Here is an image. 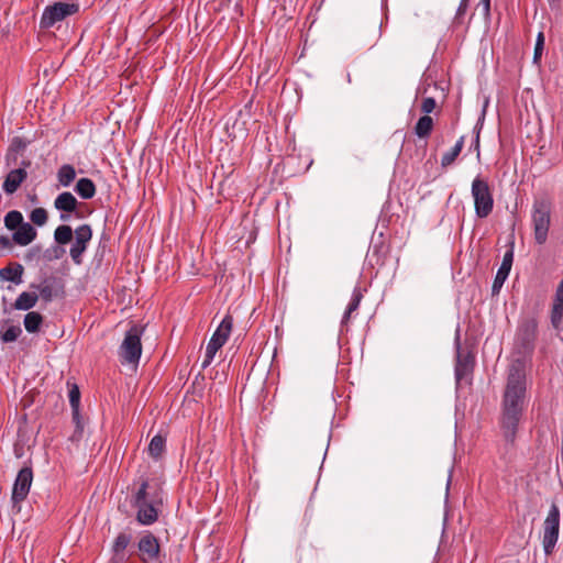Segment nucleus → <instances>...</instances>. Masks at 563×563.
I'll list each match as a JSON object with an SVG mask.
<instances>
[{"label":"nucleus","instance_id":"obj_1","mask_svg":"<svg viewBox=\"0 0 563 563\" xmlns=\"http://www.w3.org/2000/svg\"><path fill=\"white\" fill-rule=\"evenodd\" d=\"M527 407L528 394L525 364L516 360L508 367L498 418V424L507 445L514 446Z\"/></svg>","mask_w":563,"mask_h":563},{"label":"nucleus","instance_id":"obj_2","mask_svg":"<svg viewBox=\"0 0 563 563\" xmlns=\"http://www.w3.org/2000/svg\"><path fill=\"white\" fill-rule=\"evenodd\" d=\"M165 494L158 481L151 483L143 479L133 496L132 506L136 508V521L142 526H151L158 520Z\"/></svg>","mask_w":563,"mask_h":563},{"label":"nucleus","instance_id":"obj_3","mask_svg":"<svg viewBox=\"0 0 563 563\" xmlns=\"http://www.w3.org/2000/svg\"><path fill=\"white\" fill-rule=\"evenodd\" d=\"M551 201L547 198L536 199L532 206L531 219L534 240L542 245L547 242L551 224Z\"/></svg>","mask_w":563,"mask_h":563},{"label":"nucleus","instance_id":"obj_4","mask_svg":"<svg viewBox=\"0 0 563 563\" xmlns=\"http://www.w3.org/2000/svg\"><path fill=\"white\" fill-rule=\"evenodd\" d=\"M471 194L474 199L475 214L481 219L487 218L494 208V197L488 181L476 176L472 181Z\"/></svg>","mask_w":563,"mask_h":563},{"label":"nucleus","instance_id":"obj_5","mask_svg":"<svg viewBox=\"0 0 563 563\" xmlns=\"http://www.w3.org/2000/svg\"><path fill=\"white\" fill-rule=\"evenodd\" d=\"M144 328L133 324L126 332L119 349V356L122 363H139L142 354L141 336Z\"/></svg>","mask_w":563,"mask_h":563},{"label":"nucleus","instance_id":"obj_6","mask_svg":"<svg viewBox=\"0 0 563 563\" xmlns=\"http://www.w3.org/2000/svg\"><path fill=\"white\" fill-rule=\"evenodd\" d=\"M232 328H233V317L231 314H227L222 319L221 323L219 324V327L212 334L209 343L207 344L205 360L201 365L202 368H206L211 364L217 352L228 341L230 333L232 331Z\"/></svg>","mask_w":563,"mask_h":563},{"label":"nucleus","instance_id":"obj_7","mask_svg":"<svg viewBox=\"0 0 563 563\" xmlns=\"http://www.w3.org/2000/svg\"><path fill=\"white\" fill-rule=\"evenodd\" d=\"M560 530V509L552 503L548 516L543 522L542 545L545 555H551L555 549Z\"/></svg>","mask_w":563,"mask_h":563},{"label":"nucleus","instance_id":"obj_8","mask_svg":"<svg viewBox=\"0 0 563 563\" xmlns=\"http://www.w3.org/2000/svg\"><path fill=\"white\" fill-rule=\"evenodd\" d=\"M538 334V321L536 318L523 319L517 329L515 345L519 353H530L534 349Z\"/></svg>","mask_w":563,"mask_h":563},{"label":"nucleus","instance_id":"obj_9","mask_svg":"<svg viewBox=\"0 0 563 563\" xmlns=\"http://www.w3.org/2000/svg\"><path fill=\"white\" fill-rule=\"evenodd\" d=\"M78 11V5L74 3L55 2L44 9L41 16L40 26L42 29H49L55 23L64 20L66 16L71 15Z\"/></svg>","mask_w":563,"mask_h":563},{"label":"nucleus","instance_id":"obj_10","mask_svg":"<svg viewBox=\"0 0 563 563\" xmlns=\"http://www.w3.org/2000/svg\"><path fill=\"white\" fill-rule=\"evenodd\" d=\"M91 238L92 230L89 224H81L75 230V242L69 250V255L75 264L80 265L82 263V254L87 250Z\"/></svg>","mask_w":563,"mask_h":563},{"label":"nucleus","instance_id":"obj_11","mask_svg":"<svg viewBox=\"0 0 563 563\" xmlns=\"http://www.w3.org/2000/svg\"><path fill=\"white\" fill-rule=\"evenodd\" d=\"M33 481V471L31 467H23L19 471L13 484L11 500L13 505H19L29 495Z\"/></svg>","mask_w":563,"mask_h":563},{"label":"nucleus","instance_id":"obj_12","mask_svg":"<svg viewBox=\"0 0 563 563\" xmlns=\"http://www.w3.org/2000/svg\"><path fill=\"white\" fill-rule=\"evenodd\" d=\"M140 560L143 563L154 562L159 558L161 544L158 539L151 532L145 531L137 542Z\"/></svg>","mask_w":563,"mask_h":563},{"label":"nucleus","instance_id":"obj_13","mask_svg":"<svg viewBox=\"0 0 563 563\" xmlns=\"http://www.w3.org/2000/svg\"><path fill=\"white\" fill-rule=\"evenodd\" d=\"M38 290V298L41 297L44 302H51L54 298L64 295V286L56 277H47L36 286Z\"/></svg>","mask_w":563,"mask_h":563},{"label":"nucleus","instance_id":"obj_14","mask_svg":"<svg viewBox=\"0 0 563 563\" xmlns=\"http://www.w3.org/2000/svg\"><path fill=\"white\" fill-rule=\"evenodd\" d=\"M475 357L470 352H462L457 346L456 364H455V378L460 383L467 378L474 368Z\"/></svg>","mask_w":563,"mask_h":563},{"label":"nucleus","instance_id":"obj_15","mask_svg":"<svg viewBox=\"0 0 563 563\" xmlns=\"http://www.w3.org/2000/svg\"><path fill=\"white\" fill-rule=\"evenodd\" d=\"M79 202L75 198V196L69 191H64L59 194L54 200V207L62 211L59 219L64 222L69 220V214L75 212Z\"/></svg>","mask_w":563,"mask_h":563},{"label":"nucleus","instance_id":"obj_16","mask_svg":"<svg viewBox=\"0 0 563 563\" xmlns=\"http://www.w3.org/2000/svg\"><path fill=\"white\" fill-rule=\"evenodd\" d=\"M551 324L555 330H560L563 321V278L559 283L550 313Z\"/></svg>","mask_w":563,"mask_h":563},{"label":"nucleus","instance_id":"obj_17","mask_svg":"<svg viewBox=\"0 0 563 563\" xmlns=\"http://www.w3.org/2000/svg\"><path fill=\"white\" fill-rule=\"evenodd\" d=\"M27 173L24 168H15L7 175L2 188L8 195L14 194L20 185L26 179Z\"/></svg>","mask_w":563,"mask_h":563},{"label":"nucleus","instance_id":"obj_18","mask_svg":"<svg viewBox=\"0 0 563 563\" xmlns=\"http://www.w3.org/2000/svg\"><path fill=\"white\" fill-rule=\"evenodd\" d=\"M35 238L36 230L29 222L21 224L12 235V240L21 246L30 244Z\"/></svg>","mask_w":563,"mask_h":563},{"label":"nucleus","instance_id":"obj_19","mask_svg":"<svg viewBox=\"0 0 563 563\" xmlns=\"http://www.w3.org/2000/svg\"><path fill=\"white\" fill-rule=\"evenodd\" d=\"M23 272L24 268L20 263H13L0 269V278L19 285L22 283Z\"/></svg>","mask_w":563,"mask_h":563},{"label":"nucleus","instance_id":"obj_20","mask_svg":"<svg viewBox=\"0 0 563 563\" xmlns=\"http://www.w3.org/2000/svg\"><path fill=\"white\" fill-rule=\"evenodd\" d=\"M75 191L79 197L88 200L95 197L96 185L90 178H80L75 186Z\"/></svg>","mask_w":563,"mask_h":563},{"label":"nucleus","instance_id":"obj_21","mask_svg":"<svg viewBox=\"0 0 563 563\" xmlns=\"http://www.w3.org/2000/svg\"><path fill=\"white\" fill-rule=\"evenodd\" d=\"M132 541V536L125 532H121L117 536L112 544V551L115 558L120 561L124 559V551Z\"/></svg>","mask_w":563,"mask_h":563},{"label":"nucleus","instance_id":"obj_22","mask_svg":"<svg viewBox=\"0 0 563 563\" xmlns=\"http://www.w3.org/2000/svg\"><path fill=\"white\" fill-rule=\"evenodd\" d=\"M37 300V294L23 291L15 299L13 308L16 310H30L36 305Z\"/></svg>","mask_w":563,"mask_h":563},{"label":"nucleus","instance_id":"obj_23","mask_svg":"<svg viewBox=\"0 0 563 563\" xmlns=\"http://www.w3.org/2000/svg\"><path fill=\"white\" fill-rule=\"evenodd\" d=\"M464 140H465V137L461 136L456 141L455 145L449 152L443 154V156L441 158V166L443 168L449 167L450 165H452L455 162V159L457 158V156L462 152V148L464 146Z\"/></svg>","mask_w":563,"mask_h":563},{"label":"nucleus","instance_id":"obj_24","mask_svg":"<svg viewBox=\"0 0 563 563\" xmlns=\"http://www.w3.org/2000/svg\"><path fill=\"white\" fill-rule=\"evenodd\" d=\"M363 298V295L361 292L360 288H355L352 294V298L350 303L347 305V308L343 314L341 324L346 325L349 323V320L351 318V314L356 311L360 307L361 300Z\"/></svg>","mask_w":563,"mask_h":563},{"label":"nucleus","instance_id":"obj_25","mask_svg":"<svg viewBox=\"0 0 563 563\" xmlns=\"http://www.w3.org/2000/svg\"><path fill=\"white\" fill-rule=\"evenodd\" d=\"M24 328L30 333H36L43 323V316L40 312L31 311L24 317Z\"/></svg>","mask_w":563,"mask_h":563},{"label":"nucleus","instance_id":"obj_26","mask_svg":"<svg viewBox=\"0 0 563 563\" xmlns=\"http://www.w3.org/2000/svg\"><path fill=\"white\" fill-rule=\"evenodd\" d=\"M433 129V119L429 115H422L415 125V133L417 136L423 139L428 137Z\"/></svg>","mask_w":563,"mask_h":563},{"label":"nucleus","instance_id":"obj_27","mask_svg":"<svg viewBox=\"0 0 563 563\" xmlns=\"http://www.w3.org/2000/svg\"><path fill=\"white\" fill-rule=\"evenodd\" d=\"M57 178L62 186L68 187L76 178V170L73 165H62L57 172Z\"/></svg>","mask_w":563,"mask_h":563},{"label":"nucleus","instance_id":"obj_28","mask_svg":"<svg viewBox=\"0 0 563 563\" xmlns=\"http://www.w3.org/2000/svg\"><path fill=\"white\" fill-rule=\"evenodd\" d=\"M165 444L166 439L163 435H154L148 444L150 455L155 460L159 459L165 450Z\"/></svg>","mask_w":563,"mask_h":563},{"label":"nucleus","instance_id":"obj_29","mask_svg":"<svg viewBox=\"0 0 563 563\" xmlns=\"http://www.w3.org/2000/svg\"><path fill=\"white\" fill-rule=\"evenodd\" d=\"M73 229L66 224L57 227L54 231L55 242L62 245L69 243L73 239Z\"/></svg>","mask_w":563,"mask_h":563},{"label":"nucleus","instance_id":"obj_30","mask_svg":"<svg viewBox=\"0 0 563 563\" xmlns=\"http://www.w3.org/2000/svg\"><path fill=\"white\" fill-rule=\"evenodd\" d=\"M23 223V216L18 210L9 211L4 217V225L9 230H15Z\"/></svg>","mask_w":563,"mask_h":563},{"label":"nucleus","instance_id":"obj_31","mask_svg":"<svg viewBox=\"0 0 563 563\" xmlns=\"http://www.w3.org/2000/svg\"><path fill=\"white\" fill-rule=\"evenodd\" d=\"M509 273H510V269L504 268V267L499 266V268H498V271L496 273L493 286H492L493 295H497L500 291V289H501L504 283L506 282Z\"/></svg>","mask_w":563,"mask_h":563},{"label":"nucleus","instance_id":"obj_32","mask_svg":"<svg viewBox=\"0 0 563 563\" xmlns=\"http://www.w3.org/2000/svg\"><path fill=\"white\" fill-rule=\"evenodd\" d=\"M67 385L69 387L68 397H69V404L71 407V411H76V409H79V405H80V390L76 384L67 383Z\"/></svg>","mask_w":563,"mask_h":563},{"label":"nucleus","instance_id":"obj_33","mask_svg":"<svg viewBox=\"0 0 563 563\" xmlns=\"http://www.w3.org/2000/svg\"><path fill=\"white\" fill-rule=\"evenodd\" d=\"M73 413V422L75 423V431L71 435L73 441H78L82 437L84 432V421L80 416L79 409H76V411H71Z\"/></svg>","mask_w":563,"mask_h":563},{"label":"nucleus","instance_id":"obj_34","mask_svg":"<svg viewBox=\"0 0 563 563\" xmlns=\"http://www.w3.org/2000/svg\"><path fill=\"white\" fill-rule=\"evenodd\" d=\"M22 333V330L19 325H11L7 330L1 332V340L5 343L14 342L20 334Z\"/></svg>","mask_w":563,"mask_h":563},{"label":"nucleus","instance_id":"obj_35","mask_svg":"<svg viewBox=\"0 0 563 563\" xmlns=\"http://www.w3.org/2000/svg\"><path fill=\"white\" fill-rule=\"evenodd\" d=\"M30 219L36 225H44L47 221V211L44 208H35L32 210Z\"/></svg>","mask_w":563,"mask_h":563},{"label":"nucleus","instance_id":"obj_36","mask_svg":"<svg viewBox=\"0 0 563 563\" xmlns=\"http://www.w3.org/2000/svg\"><path fill=\"white\" fill-rule=\"evenodd\" d=\"M29 141L24 140L23 137L15 136L12 139L9 151L13 153H22L25 151V148L29 145Z\"/></svg>","mask_w":563,"mask_h":563},{"label":"nucleus","instance_id":"obj_37","mask_svg":"<svg viewBox=\"0 0 563 563\" xmlns=\"http://www.w3.org/2000/svg\"><path fill=\"white\" fill-rule=\"evenodd\" d=\"M543 48H544V34L542 32H539V34L537 36L536 45H534V53H533V62L536 64L540 62V59L542 57Z\"/></svg>","mask_w":563,"mask_h":563},{"label":"nucleus","instance_id":"obj_38","mask_svg":"<svg viewBox=\"0 0 563 563\" xmlns=\"http://www.w3.org/2000/svg\"><path fill=\"white\" fill-rule=\"evenodd\" d=\"M437 107V102L433 97H426L421 102V111L428 115L431 113Z\"/></svg>","mask_w":563,"mask_h":563},{"label":"nucleus","instance_id":"obj_39","mask_svg":"<svg viewBox=\"0 0 563 563\" xmlns=\"http://www.w3.org/2000/svg\"><path fill=\"white\" fill-rule=\"evenodd\" d=\"M512 261H514V251H512V249H510L505 253L500 267L511 269Z\"/></svg>","mask_w":563,"mask_h":563},{"label":"nucleus","instance_id":"obj_40","mask_svg":"<svg viewBox=\"0 0 563 563\" xmlns=\"http://www.w3.org/2000/svg\"><path fill=\"white\" fill-rule=\"evenodd\" d=\"M468 7V0H461V3L457 8V15H463Z\"/></svg>","mask_w":563,"mask_h":563},{"label":"nucleus","instance_id":"obj_41","mask_svg":"<svg viewBox=\"0 0 563 563\" xmlns=\"http://www.w3.org/2000/svg\"><path fill=\"white\" fill-rule=\"evenodd\" d=\"M483 11L486 16L490 13V0H482Z\"/></svg>","mask_w":563,"mask_h":563},{"label":"nucleus","instance_id":"obj_42","mask_svg":"<svg viewBox=\"0 0 563 563\" xmlns=\"http://www.w3.org/2000/svg\"><path fill=\"white\" fill-rule=\"evenodd\" d=\"M0 245H2L3 247H10L11 246V241L8 236H0Z\"/></svg>","mask_w":563,"mask_h":563},{"label":"nucleus","instance_id":"obj_43","mask_svg":"<svg viewBox=\"0 0 563 563\" xmlns=\"http://www.w3.org/2000/svg\"><path fill=\"white\" fill-rule=\"evenodd\" d=\"M551 8H556L560 5L561 0H548Z\"/></svg>","mask_w":563,"mask_h":563},{"label":"nucleus","instance_id":"obj_44","mask_svg":"<svg viewBox=\"0 0 563 563\" xmlns=\"http://www.w3.org/2000/svg\"><path fill=\"white\" fill-rule=\"evenodd\" d=\"M30 165H31V162H30V161H22V163H21V166H22V167H21V168H24V169H25V168H26V167H29Z\"/></svg>","mask_w":563,"mask_h":563},{"label":"nucleus","instance_id":"obj_45","mask_svg":"<svg viewBox=\"0 0 563 563\" xmlns=\"http://www.w3.org/2000/svg\"><path fill=\"white\" fill-rule=\"evenodd\" d=\"M475 143H476V147L478 148V146H479V130L476 133Z\"/></svg>","mask_w":563,"mask_h":563},{"label":"nucleus","instance_id":"obj_46","mask_svg":"<svg viewBox=\"0 0 563 563\" xmlns=\"http://www.w3.org/2000/svg\"><path fill=\"white\" fill-rule=\"evenodd\" d=\"M76 217H77V218H81L82 216H81V214H79L78 212H76Z\"/></svg>","mask_w":563,"mask_h":563}]
</instances>
